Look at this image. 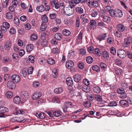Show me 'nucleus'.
<instances>
[{"instance_id": "nucleus-1", "label": "nucleus", "mask_w": 132, "mask_h": 132, "mask_svg": "<svg viewBox=\"0 0 132 132\" xmlns=\"http://www.w3.org/2000/svg\"><path fill=\"white\" fill-rule=\"evenodd\" d=\"M74 9L71 6L66 7L64 10L61 13L62 15L65 14L67 15H71L74 13Z\"/></svg>"}, {"instance_id": "nucleus-2", "label": "nucleus", "mask_w": 132, "mask_h": 132, "mask_svg": "<svg viewBox=\"0 0 132 132\" xmlns=\"http://www.w3.org/2000/svg\"><path fill=\"white\" fill-rule=\"evenodd\" d=\"M20 96L22 99V100L25 102L27 101L29 97L28 93L26 91H22L20 93Z\"/></svg>"}, {"instance_id": "nucleus-3", "label": "nucleus", "mask_w": 132, "mask_h": 132, "mask_svg": "<svg viewBox=\"0 0 132 132\" xmlns=\"http://www.w3.org/2000/svg\"><path fill=\"white\" fill-rule=\"evenodd\" d=\"M93 1L92 2L90 0H87V2L88 5L90 7H92L93 6L95 7H97L98 6V2L100 0H93Z\"/></svg>"}, {"instance_id": "nucleus-4", "label": "nucleus", "mask_w": 132, "mask_h": 132, "mask_svg": "<svg viewBox=\"0 0 132 132\" xmlns=\"http://www.w3.org/2000/svg\"><path fill=\"white\" fill-rule=\"evenodd\" d=\"M118 55L122 59H124L126 56V53L125 51L122 49H119L117 51Z\"/></svg>"}, {"instance_id": "nucleus-5", "label": "nucleus", "mask_w": 132, "mask_h": 132, "mask_svg": "<svg viewBox=\"0 0 132 132\" xmlns=\"http://www.w3.org/2000/svg\"><path fill=\"white\" fill-rule=\"evenodd\" d=\"M13 82L17 83L20 81V78L19 76L17 75H14L12 76L11 77Z\"/></svg>"}, {"instance_id": "nucleus-6", "label": "nucleus", "mask_w": 132, "mask_h": 132, "mask_svg": "<svg viewBox=\"0 0 132 132\" xmlns=\"http://www.w3.org/2000/svg\"><path fill=\"white\" fill-rule=\"evenodd\" d=\"M41 93L39 92L34 93L32 96V99L33 100H36L40 98L41 96Z\"/></svg>"}, {"instance_id": "nucleus-7", "label": "nucleus", "mask_w": 132, "mask_h": 132, "mask_svg": "<svg viewBox=\"0 0 132 132\" xmlns=\"http://www.w3.org/2000/svg\"><path fill=\"white\" fill-rule=\"evenodd\" d=\"M50 4L51 6L53 7H54L56 9H57L60 7L59 3L57 1H53L50 3Z\"/></svg>"}, {"instance_id": "nucleus-8", "label": "nucleus", "mask_w": 132, "mask_h": 132, "mask_svg": "<svg viewBox=\"0 0 132 132\" xmlns=\"http://www.w3.org/2000/svg\"><path fill=\"white\" fill-rule=\"evenodd\" d=\"M34 48V45L32 44H28L26 47V50L27 52L30 53Z\"/></svg>"}, {"instance_id": "nucleus-9", "label": "nucleus", "mask_w": 132, "mask_h": 132, "mask_svg": "<svg viewBox=\"0 0 132 132\" xmlns=\"http://www.w3.org/2000/svg\"><path fill=\"white\" fill-rule=\"evenodd\" d=\"M7 86L8 88L11 89H13L16 87V85L13 81H9L7 83Z\"/></svg>"}, {"instance_id": "nucleus-10", "label": "nucleus", "mask_w": 132, "mask_h": 132, "mask_svg": "<svg viewBox=\"0 0 132 132\" xmlns=\"http://www.w3.org/2000/svg\"><path fill=\"white\" fill-rule=\"evenodd\" d=\"M8 110L6 108L3 107L1 108V114L2 116V117H5V115L4 114V113H6L8 112Z\"/></svg>"}, {"instance_id": "nucleus-11", "label": "nucleus", "mask_w": 132, "mask_h": 132, "mask_svg": "<svg viewBox=\"0 0 132 132\" xmlns=\"http://www.w3.org/2000/svg\"><path fill=\"white\" fill-rule=\"evenodd\" d=\"M130 102L129 100L127 101L125 100H122L120 101V103L121 105L123 106L127 105Z\"/></svg>"}, {"instance_id": "nucleus-12", "label": "nucleus", "mask_w": 132, "mask_h": 132, "mask_svg": "<svg viewBox=\"0 0 132 132\" xmlns=\"http://www.w3.org/2000/svg\"><path fill=\"white\" fill-rule=\"evenodd\" d=\"M117 29L120 32H123L125 30V27L122 24H117Z\"/></svg>"}, {"instance_id": "nucleus-13", "label": "nucleus", "mask_w": 132, "mask_h": 132, "mask_svg": "<svg viewBox=\"0 0 132 132\" xmlns=\"http://www.w3.org/2000/svg\"><path fill=\"white\" fill-rule=\"evenodd\" d=\"M74 65V63L72 61L69 60L67 61L66 63V65L68 68L70 69Z\"/></svg>"}, {"instance_id": "nucleus-14", "label": "nucleus", "mask_w": 132, "mask_h": 132, "mask_svg": "<svg viewBox=\"0 0 132 132\" xmlns=\"http://www.w3.org/2000/svg\"><path fill=\"white\" fill-rule=\"evenodd\" d=\"M122 16V13L121 11L117 9L115 10V16L116 17H121Z\"/></svg>"}, {"instance_id": "nucleus-15", "label": "nucleus", "mask_w": 132, "mask_h": 132, "mask_svg": "<svg viewBox=\"0 0 132 132\" xmlns=\"http://www.w3.org/2000/svg\"><path fill=\"white\" fill-rule=\"evenodd\" d=\"M89 24H90V28L93 29H94L96 27V23L94 20H91Z\"/></svg>"}, {"instance_id": "nucleus-16", "label": "nucleus", "mask_w": 132, "mask_h": 132, "mask_svg": "<svg viewBox=\"0 0 132 132\" xmlns=\"http://www.w3.org/2000/svg\"><path fill=\"white\" fill-rule=\"evenodd\" d=\"M107 35L105 34H104L98 36L97 37V39L100 41L104 40L105 38H106Z\"/></svg>"}, {"instance_id": "nucleus-17", "label": "nucleus", "mask_w": 132, "mask_h": 132, "mask_svg": "<svg viewBox=\"0 0 132 132\" xmlns=\"http://www.w3.org/2000/svg\"><path fill=\"white\" fill-rule=\"evenodd\" d=\"M59 8L61 10V13L64 10L66 7V5L64 2H61L59 3Z\"/></svg>"}, {"instance_id": "nucleus-18", "label": "nucleus", "mask_w": 132, "mask_h": 132, "mask_svg": "<svg viewBox=\"0 0 132 132\" xmlns=\"http://www.w3.org/2000/svg\"><path fill=\"white\" fill-rule=\"evenodd\" d=\"M74 81L76 82H79L81 80V75L79 74H76L73 76Z\"/></svg>"}, {"instance_id": "nucleus-19", "label": "nucleus", "mask_w": 132, "mask_h": 132, "mask_svg": "<svg viewBox=\"0 0 132 132\" xmlns=\"http://www.w3.org/2000/svg\"><path fill=\"white\" fill-rule=\"evenodd\" d=\"M113 61L118 66H120L122 64V62L120 59L115 58L113 60Z\"/></svg>"}, {"instance_id": "nucleus-20", "label": "nucleus", "mask_w": 132, "mask_h": 132, "mask_svg": "<svg viewBox=\"0 0 132 132\" xmlns=\"http://www.w3.org/2000/svg\"><path fill=\"white\" fill-rule=\"evenodd\" d=\"M63 90V89L62 87H58L54 89V92L57 94H60L62 92Z\"/></svg>"}, {"instance_id": "nucleus-21", "label": "nucleus", "mask_w": 132, "mask_h": 132, "mask_svg": "<svg viewBox=\"0 0 132 132\" xmlns=\"http://www.w3.org/2000/svg\"><path fill=\"white\" fill-rule=\"evenodd\" d=\"M67 84L69 86H71L73 84V82L72 78L70 77L67 78L66 80Z\"/></svg>"}, {"instance_id": "nucleus-22", "label": "nucleus", "mask_w": 132, "mask_h": 132, "mask_svg": "<svg viewBox=\"0 0 132 132\" xmlns=\"http://www.w3.org/2000/svg\"><path fill=\"white\" fill-rule=\"evenodd\" d=\"M62 34L60 33H56L54 35V38L57 40H60L62 38Z\"/></svg>"}, {"instance_id": "nucleus-23", "label": "nucleus", "mask_w": 132, "mask_h": 132, "mask_svg": "<svg viewBox=\"0 0 132 132\" xmlns=\"http://www.w3.org/2000/svg\"><path fill=\"white\" fill-rule=\"evenodd\" d=\"M87 14H82L81 15L80 18L81 19H83V22H87L88 20L87 19Z\"/></svg>"}, {"instance_id": "nucleus-24", "label": "nucleus", "mask_w": 132, "mask_h": 132, "mask_svg": "<svg viewBox=\"0 0 132 132\" xmlns=\"http://www.w3.org/2000/svg\"><path fill=\"white\" fill-rule=\"evenodd\" d=\"M124 42H126L129 45L132 43V37L130 36L124 39Z\"/></svg>"}, {"instance_id": "nucleus-25", "label": "nucleus", "mask_w": 132, "mask_h": 132, "mask_svg": "<svg viewBox=\"0 0 132 132\" xmlns=\"http://www.w3.org/2000/svg\"><path fill=\"white\" fill-rule=\"evenodd\" d=\"M62 112L60 111H56L53 113L54 116L56 117H59L61 116Z\"/></svg>"}, {"instance_id": "nucleus-26", "label": "nucleus", "mask_w": 132, "mask_h": 132, "mask_svg": "<svg viewBox=\"0 0 132 132\" xmlns=\"http://www.w3.org/2000/svg\"><path fill=\"white\" fill-rule=\"evenodd\" d=\"M101 54L103 57L105 58H108L109 56V53L106 51L102 52Z\"/></svg>"}, {"instance_id": "nucleus-27", "label": "nucleus", "mask_w": 132, "mask_h": 132, "mask_svg": "<svg viewBox=\"0 0 132 132\" xmlns=\"http://www.w3.org/2000/svg\"><path fill=\"white\" fill-rule=\"evenodd\" d=\"M75 52L74 51L71 50L69 52L68 57L69 58H72L75 55Z\"/></svg>"}, {"instance_id": "nucleus-28", "label": "nucleus", "mask_w": 132, "mask_h": 132, "mask_svg": "<svg viewBox=\"0 0 132 132\" xmlns=\"http://www.w3.org/2000/svg\"><path fill=\"white\" fill-rule=\"evenodd\" d=\"M37 114L38 116H37L38 117L41 119L44 118L46 116V114L42 112H38Z\"/></svg>"}, {"instance_id": "nucleus-29", "label": "nucleus", "mask_w": 132, "mask_h": 132, "mask_svg": "<svg viewBox=\"0 0 132 132\" xmlns=\"http://www.w3.org/2000/svg\"><path fill=\"white\" fill-rule=\"evenodd\" d=\"M37 10L39 12H42L45 10V9L43 5H41L37 7Z\"/></svg>"}, {"instance_id": "nucleus-30", "label": "nucleus", "mask_w": 132, "mask_h": 132, "mask_svg": "<svg viewBox=\"0 0 132 132\" xmlns=\"http://www.w3.org/2000/svg\"><path fill=\"white\" fill-rule=\"evenodd\" d=\"M13 101L15 103L19 104L20 102L21 99L18 96H16L14 98Z\"/></svg>"}, {"instance_id": "nucleus-31", "label": "nucleus", "mask_w": 132, "mask_h": 132, "mask_svg": "<svg viewBox=\"0 0 132 132\" xmlns=\"http://www.w3.org/2000/svg\"><path fill=\"white\" fill-rule=\"evenodd\" d=\"M93 91L94 93H98L101 91V89L100 87L98 86H96L94 87L93 89Z\"/></svg>"}, {"instance_id": "nucleus-32", "label": "nucleus", "mask_w": 132, "mask_h": 132, "mask_svg": "<svg viewBox=\"0 0 132 132\" xmlns=\"http://www.w3.org/2000/svg\"><path fill=\"white\" fill-rule=\"evenodd\" d=\"M115 72L118 75L122 74L123 72L122 70L119 68H118L116 69Z\"/></svg>"}, {"instance_id": "nucleus-33", "label": "nucleus", "mask_w": 132, "mask_h": 132, "mask_svg": "<svg viewBox=\"0 0 132 132\" xmlns=\"http://www.w3.org/2000/svg\"><path fill=\"white\" fill-rule=\"evenodd\" d=\"M92 69L96 72H98L100 70V67L97 65H94L92 66Z\"/></svg>"}, {"instance_id": "nucleus-34", "label": "nucleus", "mask_w": 132, "mask_h": 132, "mask_svg": "<svg viewBox=\"0 0 132 132\" xmlns=\"http://www.w3.org/2000/svg\"><path fill=\"white\" fill-rule=\"evenodd\" d=\"M62 33L64 36H68L70 35L71 32L69 30L66 29H64L63 30Z\"/></svg>"}, {"instance_id": "nucleus-35", "label": "nucleus", "mask_w": 132, "mask_h": 132, "mask_svg": "<svg viewBox=\"0 0 132 132\" xmlns=\"http://www.w3.org/2000/svg\"><path fill=\"white\" fill-rule=\"evenodd\" d=\"M98 14L97 12L96 11L94 10H93L91 11V15L92 17H96Z\"/></svg>"}, {"instance_id": "nucleus-36", "label": "nucleus", "mask_w": 132, "mask_h": 132, "mask_svg": "<svg viewBox=\"0 0 132 132\" xmlns=\"http://www.w3.org/2000/svg\"><path fill=\"white\" fill-rule=\"evenodd\" d=\"M94 53L96 55L99 56H100L101 55L100 50L97 48H96L94 49Z\"/></svg>"}, {"instance_id": "nucleus-37", "label": "nucleus", "mask_w": 132, "mask_h": 132, "mask_svg": "<svg viewBox=\"0 0 132 132\" xmlns=\"http://www.w3.org/2000/svg\"><path fill=\"white\" fill-rule=\"evenodd\" d=\"M38 61L39 63L41 65L44 64L46 62V60L43 58H40Z\"/></svg>"}, {"instance_id": "nucleus-38", "label": "nucleus", "mask_w": 132, "mask_h": 132, "mask_svg": "<svg viewBox=\"0 0 132 132\" xmlns=\"http://www.w3.org/2000/svg\"><path fill=\"white\" fill-rule=\"evenodd\" d=\"M24 113V111L22 110H18L14 112V114L16 115L23 114Z\"/></svg>"}, {"instance_id": "nucleus-39", "label": "nucleus", "mask_w": 132, "mask_h": 132, "mask_svg": "<svg viewBox=\"0 0 132 132\" xmlns=\"http://www.w3.org/2000/svg\"><path fill=\"white\" fill-rule=\"evenodd\" d=\"M48 42L46 39H42L41 45L42 47H46L47 45Z\"/></svg>"}, {"instance_id": "nucleus-40", "label": "nucleus", "mask_w": 132, "mask_h": 132, "mask_svg": "<svg viewBox=\"0 0 132 132\" xmlns=\"http://www.w3.org/2000/svg\"><path fill=\"white\" fill-rule=\"evenodd\" d=\"M11 45L10 41H7L4 46L5 48L7 50H9L10 48Z\"/></svg>"}, {"instance_id": "nucleus-41", "label": "nucleus", "mask_w": 132, "mask_h": 132, "mask_svg": "<svg viewBox=\"0 0 132 132\" xmlns=\"http://www.w3.org/2000/svg\"><path fill=\"white\" fill-rule=\"evenodd\" d=\"M20 74L21 76L26 77L27 74L26 69H23L22 70L20 71Z\"/></svg>"}, {"instance_id": "nucleus-42", "label": "nucleus", "mask_w": 132, "mask_h": 132, "mask_svg": "<svg viewBox=\"0 0 132 132\" xmlns=\"http://www.w3.org/2000/svg\"><path fill=\"white\" fill-rule=\"evenodd\" d=\"M103 18V20L105 22H108L110 21V18L105 15L101 17Z\"/></svg>"}, {"instance_id": "nucleus-43", "label": "nucleus", "mask_w": 132, "mask_h": 132, "mask_svg": "<svg viewBox=\"0 0 132 132\" xmlns=\"http://www.w3.org/2000/svg\"><path fill=\"white\" fill-rule=\"evenodd\" d=\"M30 39L33 41L36 40L38 38V36L36 34H33L30 36Z\"/></svg>"}, {"instance_id": "nucleus-44", "label": "nucleus", "mask_w": 132, "mask_h": 132, "mask_svg": "<svg viewBox=\"0 0 132 132\" xmlns=\"http://www.w3.org/2000/svg\"><path fill=\"white\" fill-rule=\"evenodd\" d=\"M86 60L87 63L89 64L91 63L93 61V58L90 56L87 57L86 58Z\"/></svg>"}, {"instance_id": "nucleus-45", "label": "nucleus", "mask_w": 132, "mask_h": 132, "mask_svg": "<svg viewBox=\"0 0 132 132\" xmlns=\"http://www.w3.org/2000/svg\"><path fill=\"white\" fill-rule=\"evenodd\" d=\"M47 28V25L45 23H42L40 27V30L42 31H44Z\"/></svg>"}, {"instance_id": "nucleus-46", "label": "nucleus", "mask_w": 132, "mask_h": 132, "mask_svg": "<svg viewBox=\"0 0 132 132\" xmlns=\"http://www.w3.org/2000/svg\"><path fill=\"white\" fill-rule=\"evenodd\" d=\"M42 20L43 22V23H45L48 21V18L47 16L46 15H44L43 16L42 18Z\"/></svg>"}, {"instance_id": "nucleus-47", "label": "nucleus", "mask_w": 132, "mask_h": 132, "mask_svg": "<svg viewBox=\"0 0 132 132\" xmlns=\"http://www.w3.org/2000/svg\"><path fill=\"white\" fill-rule=\"evenodd\" d=\"M6 16L8 19H11L12 18L13 14L11 12H9L6 14Z\"/></svg>"}, {"instance_id": "nucleus-48", "label": "nucleus", "mask_w": 132, "mask_h": 132, "mask_svg": "<svg viewBox=\"0 0 132 132\" xmlns=\"http://www.w3.org/2000/svg\"><path fill=\"white\" fill-rule=\"evenodd\" d=\"M82 90L84 91L86 93H88L90 92V88L87 86H84L82 88Z\"/></svg>"}, {"instance_id": "nucleus-49", "label": "nucleus", "mask_w": 132, "mask_h": 132, "mask_svg": "<svg viewBox=\"0 0 132 132\" xmlns=\"http://www.w3.org/2000/svg\"><path fill=\"white\" fill-rule=\"evenodd\" d=\"M53 101L54 103H59L60 102V99L58 97H55L53 98Z\"/></svg>"}, {"instance_id": "nucleus-50", "label": "nucleus", "mask_w": 132, "mask_h": 132, "mask_svg": "<svg viewBox=\"0 0 132 132\" xmlns=\"http://www.w3.org/2000/svg\"><path fill=\"white\" fill-rule=\"evenodd\" d=\"M76 10L77 12L80 14H81L83 12V9L80 7H77L76 8Z\"/></svg>"}, {"instance_id": "nucleus-51", "label": "nucleus", "mask_w": 132, "mask_h": 132, "mask_svg": "<svg viewBox=\"0 0 132 132\" xmlns=\"http://www.w3.org/2000/svg\"><path fill=\"white\" fill-rule=\"evenodd\" d=\"M5 95L6 97L7 98H11L12 97L13 94L10 91H8L6 93Z\"/></svg>"}, {"instance_id": "nucleus-52", "label": "nucleus", "mask_w": 132, "mask_h": 132, "mask_svg": "<svg viewBox=\"0 0 132 132\" xmlns=\"http://www.w3.org/2000/svg\"><path fill=\"white\" fill-rule=\"evenodd\" d=\"M114 38L112 37H110L107 39V42L109 44H113L114 42Z\"/></svg>"}, {"instance_id": "nucleus-53", "label": "nucleus", "mask_w": 132, "mask_h": 132, "mask_svg": "<svg viewBox=\"0 0 132 132\" xmlns=\"http://www.w3.org/2000/svg\"><path fill=\"white\" fill-rule=\"evenodd\" d=\"M84 105L86 108H88L90 107L91 106V103L89 101H87L84 102Z\"/></svg>"}, {"instance_id": "nucleus-54", "label": "nucleus", "mask_w": 132, "mask_h": 132, "mask_svg": "<svg viewBox=\"0 0 132 132\" xmlns=\"http://www.w3.org/2000/svg\"><path fill=\"white\" fill-rule=\"evenodd\" d=\"M14 22L15 23L17 26H18L20 24L19 23V18L17 17H15L14 19Z\"/></svg>"}, {"instance_id": "nucleus-55", "label": "nucleus", "mask_w": 132, "mask_h": 132, "mask_svg": "<svg viewBox=\"0 0 132 132\" xmlns=\"http://www.w3.org/2000/svg\"><path fill=\"white\" fill-rule=\"evenodd\" d=\"M52 76L54 78H56L58 75V73L56 69H54L52 71Z\"/></svg>"}, {"instance_id": "nucleus-56", "label": "nucleus", "mask_w": 132, "mask_h": 132, "mask_svg": "<svg viewBox=\"0 0 132 132\" xmlns=\"http://www.w3.org/2000/svg\"><path fill=\"white\" fill-rule=\"evenodd\" d=\"M47 62L49 64L51 65L54 64L55 62L54 59L50 58L47 60Z\"/></svg>"}, {"instance_id": "nucleus-57", "label": "nucleus", "mask_w": 132, "mask_h": 132, "mask_svg": "<svg viewBox=\"0 0 132 132\" xmlns=\"http://www.w3.org/2000/svg\"><path fill=\"white\" fill-rule=\"evenodd\" d=\"M17 118L16 119V121L19 122H20L21 123H23L25 122L26 121H27V120H28V119H24L22 120V119H20V118L16 117Z\"/></svg>"}, {"instance_id": "nucleus-58", "label": "nucleus", "mask_w": 132, "mask_h": 132, "mask_svg": "<svg viewBox=\"0 0 132 132\" xmlns=\"http://www.w3.org/2000/svg\"><path fill=\"white\" fill-rule=\"evenodd\" d=\"M110 50L111 53L112 54L114 55L116 54V51L114 47H112L110 48Z\"/></svg>"}, {"instance_id": "nucleus-59", "label": "nucleus", "mask_w": 132, "mask_h": 132, "mask_svg": "<svg viewBox=\"0 0 132 132\" xmlns=\"http://www.w3.org/2000/svg\"><path fill=\"white\" fill-rule=\"evenodd\" d=\"M18 55L15 53H13L12 57L14 61H15L17 60Z\"/></svg>"}, {"instance_id": "nucleus-60", "label": "nucleus", "mask_w": 132, "mask_h": 132, "mask_svg": "<svg viewBox=\"0 0 132 132\" xmlns=\"http://www.w3.org/2000/svg\"><path fill=\"white\" fill-rule=\"evenodd\" d=\"M59 50V49L58 47L54 48L53 49L52 52L54 54H57L58 53Z\"/></svg>"}, {"instance_id": "nucleus-61", "label": "nucleus", "mask_w": 132, "mask_h": 132, "mask_svg": "<svg viewBox=\"0 0 132 132\" xmlns=\"http://www.w3.org/2000/svg\"><path fill=\"white\" fill-rule=\"evenodd\" d=\"M34 59L35 58L34 56L31 55L29 56L28 57V60L31 63H34Z\"/></svg>"}, {"instance_id": "nucleus-62", "label": "nucleus", "mask_w": 132, "mask_h": 132, "mask_svg": "<svg viewBox=\"0 0 132 132\" xmlns=\"http://www.w3.org/2000/svg\"><path fill=\"white\" fill-rule=\"evenodd\" d=\"M95 98L98 101L101 102L102 101V97L100 95H95Z\"/></svg>"}, {"instance_id": "nucleus-63", "label": "nucleus", "mask_w": 132, "mask_h": 132, "mask_svg": "<svg viewBox=\"0 0 132 132\" xmlns=\"http://www.w3.org/2000/svg\"><path fill=\"white\" fill-rule=\"evenodd\" d=\"M80 54L82 55H85L86 53V50L82 48L80 49Z\"/></svg>"}, {"instance_id": "nucleus-64", "label": "nucleus", "mask_w": 132, "mask_h": 132, "mask_svg": "<svg viewBox=\"0 0 132 132\" xmlns=\"http://www.w3.org/2000/svg\"><path fill=\"white\" fill-rule=\"evenodd\" d=\"M117 103L115 101L110 102L108 104V105L110 106H116Z\"/></svg>"}]
</instances>
